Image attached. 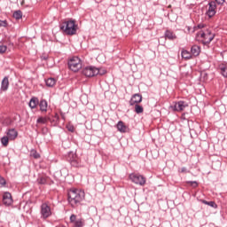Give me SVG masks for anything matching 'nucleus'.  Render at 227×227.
<instances>
[{"instance_id":"4468645a","label":"nucleus","mask_w":227,"mask_h":227,"mask_svg":"<svg viewBox=\"0 0 227 227\" xmlns=\"http://www.w3.org/2000/svg\"><path fill=\"white\" fill-rule=\"evenodd\" d=\"M6 134L10 141H14V139H17V137L19 136V132H17L16 129H8Z\"/></svg>"},{"instance_id":"473e14b6","label":"nucleus","mask_w":227,"mask_h":227,"mask_svg":"<svg viewBox=\"0 0 227 227\" xmlns=\"http://www.w3.org/2000/svg\"><path fill=\"white\" fill-rule=\"evenodd\" d=\"M221 74L223 77H227V67H220Z\"/></svg>"},{"instance_id":"f3484780","label":"nucleus","mask_w":227,"mask_h":227,"mask_svg":"<svg viewBox=\"0 0 227 227\" xmlns=\"http://www.w3.org/2000/svg\"><path fill=\"white\" fill-rule=\"evenodd\" d=\"M200 52H201V48L198 45H193L191 48V53L192 56H200Z\"/></svg>"},{"instance_id":"1a4fd4ad","label":"nucleus","mask_w":227,"mask_h":227,"mask_svg":"<svg viewBox=\"0 0 227 227\" xmlns=\"http://www.w3.org/2000/svg\"><path fill=\"white\" fill-rule=\"evenodd\" d=\"M69 221L73 227H84V224H86V221L83 218L77 219V215L74 214L70 215Z\"/></svg>"},{"instance_id":"f8f14e48","label":"nucleus","mask_w":227,"mask_h":227,"mask_svg":"<svg viewBox=\"0 0 227 227\" xmlns=\"http://www.w3.org/2000/svg\"><path fill=\"white\" fill-rule=\"evenodd\" d=\"M3 203L5 207H10L13 203V199L12 198V193L5 192L3 195Z\"/></svg>"},{"instance_id":"7c9ffc66","label":"nucleus","mask_w":227,"mask_h":227,"mask_svg":"<svg viewBox=\"0 0 227 227\" xmlns=\"http://www.w3.org/2000/svg\"><path fill=\"white\" fill-rule=\"evenodd\" d=\"M30 156L34 159H40V153H38V152H36L35 149L31 150Z\"/></svg>"},{"instance_id":"7ed1b4c3","label":"nucleus","mask_w":227,"mask_h":227,"mask_svg":"<svg viewBox=\"0 0 227 227\" xmlns=\"http://www.w3.org/2000/svg\"><path fill=\"white\" fill-rule=\"evenodd\" d=\"M77 24H75V20H67L60 25V30L67 35V36H74V35H77Z\"/></svg>"},{"instance_id":"20e7f679","label":"nucleus","mask_w":227,"mask_h":227,"mask_svg":"<svg viewBox=\"0 0 227 227\" xmlns=\"http://www.w3.org/2000/svg\"><path fill=\"white\" fill-rule=\"evenodd\" d=\"M104 74H106V71L100 72V69L93 66H89L82 69V74L85 77H95V75H104Z\"/></svg>"},{"instance_id":"e433bc0d","label":"nucleus","mask_w":227,"mask_h":227,"mask_svg":"<svg viewBox=\"0 0 227 227\" xmlns=\"http://www.w3.org/2000/svg\"><path fill=\"white\" fill-rule=\"evenodd\" d=\"M0 185H6V179L3 176H0Z\"/></svg>"},{"instance_id":"b1692460","label":"nucleus","mask_w":227,"mask_h":227,"mask_svg":"<svg viewBox=\"0 0 227 227\" xmlns=\"http://www.w3.org/2000/svg\"><path fill=\"white\" fill-rule=\"evenodd\" d=\"M37 184L39 185H45V184H47V176H40L38 178H37Z\"/></svg>"},{"instance_id":"9b49d317","label":"nucleus","mask_w":227,"mask_h":227,"mask_svg":"<svg viewBox=\"0 0 227 227\" xmlns=\"http://www.w3.org/2000/svg\"><path fill=\"white\" fill-rule=\"evenodd\" d=\"M143 102V96L139 93L134 94L129 100V106H136Z\"/></svg>"},{"instance_id":"39448f33","label":"nucleus","mask_w":227,"mask_h":227,"mask_svg":"<svg viewBox=\"0 0 227 227\" xmlns=\"http://www.w3.org/2000/svg\"><path fill=\"white\" fill-rule=\"evenodd\" d=\"M68 68L72 70V72H79L82 68V61L79 57H73L68 60Z\"/></svg>"},{"instance_id":"58836bf2","label":"nucleus","mask_w":227,"mask_h":227,"mask_svg":"<svg viewBox=\"0 0 227 227\" xmlns=\"http://www.w3.org/2000/svg\"><path fill=\"white\" fill-rule=\"evenodd\" d=\"M179 173H187V168L183 167L180 170Z\"/></svg>"},{"instance_id":"c85d7f7f","label":"nucleus","mask_w":227,"mask_h":227,"mask_svg":"<svg viewBox=\"0 0 227 227\" xmlns=\"http://www.w3.org/2000/svg\"><path fill=\"white\" fill-rule=\"evenodd\" d=\"M75 159H77V154H75L74 153H68V156H67L68 162H72V160H75Z\"/></svg>"},{"instance_id":"a19ab883","label":"nucleus","mask_w":227,"mask_h":227,"mask_svg":"<svg viewBox=\"0 0 227 227\" xmlns=\"http://www.w3.org/2000/svg\"><path fill=\"white\" fill-rule=\"evenodd\" d=\"M196 27V29L198 28V29H203V27H205V25H203V24H200V25H198L197 27Z\"/></svg>"},{"instance_id":"cd10ccee","label":"nucleus","mask_w":227,"mask_h":227,"mask_svg":"<svg viewBox=\"0 0 227 227\" xmlns=\"http://www.w3.org/2000/svg\"><path fill=\"white\" fill-rule=\"evenodd\" d=\"M144 111L145 109L142 106L139 104L135 105V113H137V114H141Z\"/></svg>"},{"instance_id":"f704fd0d","label":"nucleus","mask_w":227,"mask_h":227,"mask_svg":"<svg viewBox=\"0 0 227 227\" xmlns=\"http://www.w3.org/2000/svg\"><path fill=\"white\" fill-rule=\"evenodd\" d=\"M8 47L6 45H0V54H4L6 52Z\"/></svg>"},{"instance_id":"2f4dec72","label":"nucleus","mask_w":227,"mask_h":227,"mask_svg":"<svg viewBox=\"0 0 227 227\" xmlns=\"http://www.w3.org/2000/svg\"><path fill=\"white\" fill-rule=\"evenodd\" d=\"M10 139L9 137L6 136V137H3L1 138V143L4 146H8V143H9Z\"/></svg>"},{"instance_id":"9d476101","label":"nucleus","mask_w":227,"mask_h":227,"mask_svg":"<svg viewBox=\"0 0 227 227\" xmlns=\"http://www.w3.org/2000/svg\"><path fill=\"white\" fill-rule=\"evenodd\" d=\"M217 8V4H215V2L211 1L208 3V9L206 12V15H207V17L209 19H212V17H214L215 15V13H217V12L215 11Z\"/></svg>"},{"instance_id":"5701e85b","label":"nucleus","mask_w":227,"mask_h":227,"mask_svg":"<svg viewBox=\"0 0 227 227\" xmlns=\"http://www.w3.org/2000/svg\"><path fill=\"white\" fill-rule=\"evenodd\" d=\"M45 84H46V86H48V88H54V86L56 85V79H54V78H48L45 81Z\"/></svg>"},{"instance_id":"412c9836","label":"nucleus","mask_w":227,"mask_h":227,"mask_svg":"<svg viewBox=\"0 0 227 227\" xmlns=\"http://www.w3.org/2000/svg\"><path fill=\"white\" fill-rule=\"evenodd\" d=\"M59 122V114L58 113H55L54 116H51L50 114V123H53V125H56V123Z\"/></svg>"},{"instance_id":"4be33fe9","label":"nucleus","mask_w":227,"mask_h":227,"mask_svg":"<svg viewBox=\"0 0 227 227\" xmlns=\"http://www.w3.org/2000/svg\"><path fill=\"white\" fill-rule=\"evenodd\" d=\"M31 109H35L36 106H38V98H32L28 104Z\"/></svg>"},{"instance_id":"393cba45","label":"nucleus","mask_w":227,"mask_h":227,"mask_svg":"<svg viewBox=\"0 0 227 227\" xmlns=\"http://www.w3.org/2000/svg\"><path fill=\"white\" fill-rule=\"evenodd\" d=\"M69 162L73 168H81V160H79V158H76Z\"/></svg>"},{"instance_id":"f03ea898","label":"nucleus","mask_w":227,"mask_h":227,"mask_svg":"<svg viewBox=\"0 0 227 227\" xmlns=\"http://www.w3.org/2000/svg\"><path fill=\"white\" fill-rule=\"evenodd\" d=\"M214 38H215V34L210 29L200 30L196 34V41L201 42L203 45H209Z\"/></svg>"},{"instance_id":"79ce46f5","label":"nucleus","mask_w":227,"mask_h":227,"mask_svg":"<svg viewBox=\"0 0 227 227\" xmlns=\"http://www.w3.org/2000/svg\"><path fill=\"white\" fill-rule=\"evenodd\" d=\"M60 115H61V118H62V120H66V117H65V114L64 113H60Z\"/></svg>"},{"instance_id":"6ab92c4d","label":"nucleus","mask_w":227,"mask_h":227,"mask_svg":"<svg viewBox=\"0 0 227 227\" xmlns=\"http://www.w3.org/2000/svg\"><path fill=\"white\" fill-rule=\"evenodd\" d=\"M181 56L184 59H192V54L187 50H182Z\"/></svg>"},{"instance_id":"c9c22d12","label":"nucleus","mask_w":227,"mask_h":227,"mask_svg":"<svg viewBox=\"0 0 227 227\" xmlns=\"http://www.w3.org/2000/svg\"><path fill=\"white\" fill-rule=\"evenodd\" d=\"M6 26H8V23L6 22V20H0V27H6Z\"/></svg>"},{"instance_id":"dca6fc26","label":"nucleus","mask_w":227,"mask_h":227,"mask_svg":"<svg viewBox=\"0 0 227 227\" xmlns=\"http://www.w3.org/2000/svg\"><path fill=\"white\" fill-rule=\"evenodd\" d=\"M165 38L168 40H176V35L171 30H166Z\"/></svg>"},{"instance_id":"4c0bfd02","label":"nucleus","mask_w":227,"mask_h":227,"mask_svg":"<svg viewBox=\"0 0 227 227\" xmlns=\"http://www.w3.org/2000/svg\"><path fill=\"white\" fill-rule=\"evenodd\" d=\"M67 130H69V132H74V130H75V128L72 125L67 126Z\"/></svg>"},{"instance_id":"a211bd4d","label":"nucleus","mask_w":227,"mask_h":227,"mask_svg":"<svg viewBox=\"0 0 227 227\" xmlns=\"http://www.w3.org/2000/svg\"><path fill=\"white\" fill-rule=\"evenodd\" d=\"M39 106H40V111H42V113H47V107H48L47 100L42 99L39 103Z\"/></svg>"},{"instance_id":"6e6552de","label":"nucleus","mask_w":227,"mask_h":227,"mask_svg":"<svg viewBox=\"0 0 227 227\" xmlns=\"http://www.w3.org/2000/svg\"><path fill=\"white\" fill-rule=\"evenodd\" d=\"M185 107H189V103L182 100L175 102L173 105L170 106V109L177 113L184 111Z\"/></svg>"},{"instance_id":"aec40b11","label":"nucleus","mask_w":227,"mask_h":227,"mask_svg":"<svg viewBox=\"0 0 227 227\" xmlns=\"http://www.w3.org/2000/svg\"><path fill=\"white\" fill-rule=\"evenodd\" d=\"M117 129L119 130V132H121V133L127 132V127H126L125 123H123L122 121H120L117 123Z\"/></svg>"},{"instance_id":"bb28decb","label":"nucleus","mask_w":227,"mask_h":227,"mask_svg":"<svg viewBox=\"0 0 227 227\" xmlns=\"http://www.w3.org/2000/svg\"><path fill=\"white\" fill-rule=\"evenodd\" d=\"M200 201L204 205H208V207H212V208H217V204H215V202L214 201H207L205 200H201Z\"/></svg>"},{"instance_id":"423d86ee","label":"nucleus","mask_w":227,"mask_h":227,"mask_svg":"<svg viewBox=\"0 0 227 227\" xmlns=\"http://www.w3.org/2000/svg\"><path fill=\"white\" fill-rule=\"evenodd\" d=\"M129 178L133 182V184H136V185H141L143 187L146 184V177L139 174H129Z\"/></svg>"},{"instance_id":"c756f323","label":"nucleus","mask_w":227,"mask_h":227,"mask_svg":"<svg viewBox=\"0 0 227 227\" xmlns=\"http://www.w3.org/2000/svg\"><path fill=\"white\" fill-rule=\"evenodd\" d=\"M186 30H184V33H186L187 35H191V33H194L196 31V27H190V26H187L185 27Z\"/></svg>"},{"instance_id":"f257e3e1","label":"nucleus","mask_w":227,"mask_h":227,"mask_svg":"<svg viewBox=\"0 0 227 227\" xmlns=\"http://www.w3.org/2000/svg\"><path fill=\"white\" fill-rule=\"evenodd\" d=\"M84 198H86V193L82 190L71 188L68 191L67 201L72 208H77L84 201Z\"/></svg>"},{"instance_id":"2eb2a0df","label":"nucleus","mask_w":227,"mask_h":227,"mask_svg":"<svg viewBox=\"0 0 227 227\" xmlns=\"http://www.w3.org/2000/svg\"><path fill=\"white\" fill-rule=\"evenodd\" d=\"M10 87V81L8 76L4 77L2 83H1V90L2 91H8V88Z\"/></svg>"},{"instance_id":"72a5a7b5","label":"nucleus","mask_w":227,"mask_h":227,"mask_svg":"<svg viewBox=\"0 0 227 227\" xmlns=\"http://www.w3.org/2000/svg\"><path fill=\"white\" fill-rule=\"evenodd\" d=\"M186 184L196 189L198 187V182L196 181H187Z\"/></svg>"},{"instance_id":"ddd939ff","label":"nucleus","mask_w":227,"mask_h":227,"mask_svg":"<svg viewBox=\"0 0 227 227\" xmlns=\"http://www.w3.org/2000/svg\"><path fill=\"white\" fill-rule=\"evenodd\" d=\"M51 121V114L46 116H40L36 120V123L39 125H47Z\"/></svg>"},{"instance_id":"ea45409f","label":"nucleus","mask_w":227,"mask_h":227,"mask_svg":"<svg viewBox=\"0 0 227 227\" xmlns=\"http://www.w3.org/2000/svg\"><path fill=\"white\" fill-rule=\"evenodd\" d=\"M217 4H224L225 0H215Z\"/></svg>"},{"instance_id":"a878e982","label":"nucleus","mask_w":227,"mask_h":227,"mask_svg":"<svg viewBox=\"0 0 227 227\" xmlns=\"http://www.w3.org/2000/svg\"><path fill=\"white\" fill-rule=\"evenodd\" d=\"M12 17L16 19V20H20V19H22V11H15L12 14Z\"/></svg>"},{"instance_id":"0eeeda50","label":"nucleus","mask_w":227,"mask_h":227,"mask_svg":"<svg viewBox=\"0 0 227 227\" xmlns=\"http://www.w3.org/2000/svg\"><path fill=\"white\" fill-rule=\"evenodd\" d=\"M41 219H48L52 215V211L51 210V206H49V202H43L41 205Z\"/></svg>"}]
</instances>
